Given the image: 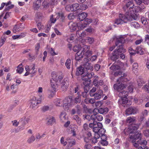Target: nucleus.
Masks as SVG:
<instances>
[{
	"instance_id": "1",
	"label": "nucleus",
	"mask_w": 149,
	"mask_h": 149,
	"mask_svg": "<svg viewBox=\"0 0 149 149\" xmlns=\"http://www.w3.org/2000/svg\"><path fill=\"white\" fill-rule=\"evenodd\" d=\"M121 72L117 71L116 72L114 73L115 76L120 75L121 74V76L117 79V81L118 82V83L115 84L113 85V88L115 90L119 91L120 90H123L125 87L126 85H125L124 84H123L125 82H126L128 81V79L127 77V74L123 73H122Z\"/></svg>"
},
{
	"instance_id": "2",
	"label": "nucleus",
	"mask_w": 149,
	"mask_h": 149,
	"mask_svg": "<svg viewBox=\"0 0 149 149\" xmlns=\"http://www.w3.org/2000/svg\"><path fill=\"white\" fill-rule=\"evenodd\" d=\"M52 78L51 79L50 84L52 93L56 92L60 82L63 79V77L60 75H58L54 72H52L51 74Z\"/></svg>"
},
{
	"instance_id": "3",
	"label": "nucleus",
	"mask_w": 149,
	"mask_h": 149,
	"mask_svg": "<svg viewBox=\"0 0 149 149\" xmlns=\"http://www.w3.org/2000/svg\"><path fill=\"white\" fill-rule=\"evenodd\" d=\"M125 42V39L121 36L120 37L117 38L116 39V41L115 43L116 46H118L117 49H116L114 51L115 52L119 54L124 53L126 52V50L123 47V44Z\"/></svg>"
},
{
	"instance_id": "4",
	"label": "nucleus",
	"mask_w": 149,
	"mask_h": 149,
	"mask_svg": "<svg viewBox=\"0 0 149 149\" xmlns=\"http://www.w3.org/2000/svg\"><path fill=\"white\" fill-rule=\"evenodd\" d=\"M129 17H126V14L124 15L120 13L119 14V18L115 20V23L118 25L123 23H127L128 22V20L130 19Z\"/></svg>"
},
{
	"instance_id": "5",
	"label": "nucleus",
	"mask_w": 149,
	"mask_h": 149,
	"mask_svg": "<svg viewBox=\"0 0 149 149\" xmlns=\"http://www.w3.org/2000/svg\"><path fill=\"white\" fill-rule=\"evenodd\" d=\"M128 92L127 91H123L119 92L118 94V96L121 98L120 100L118 101V103L120 104V102H122L123 104L127 105V103L128 101L127 100L126 97L128 96Z\"/></svg>"
},
{
	"instance_id": "6",
	"label": "nucleus",
	"mask_w": 149,
	"mask_h": 149,
	"mask_svg": "<svg viewBox=\"0 0 149 149\" xmlns=\"http://www.w3.org/2000/svg\"><path fill=\"white\" fill-rule=\"evenodd\" d=\"M64 100L67 102L65 103L63 105V107L65 110H67L70 107H72L74 104V100L72 99V97L71 96H69L66 97Z\"/></svg>"
},
{
	"instance_id": "7",
	"label": "nucleus",
	"mask_w": 149,
	"mask_h": 149,
	"mask_svg": "<svg viewBox=\"0 0 149 149\" xmlns=\"http://www.w3.org/2000/svg\"><path fill=\"white\" fill-rule=\"evenodd\" d=\"M42 99L41 97L38 99L35 96L33 97L30 100V107L32 109H35L38 104L41 103Z\"/></svg>"
},
{
	"instance_id": "8",
	"label": "nucleus",
	"mask_w": 149,
	"mask_h": 149,
	"mask_svg": "<svg viewBox=\"0 0 149 149\" xmlns=\"http://www.w3.org/2000/svg\"><path fill=\"white\" fill-rule=\"evenodd\" d=\"M138 112V109L135 107H130L127 109L125 111V114L127 116L134 115Z\"/></svg>"
},
{
	"instance_id": "9",
	"label": "nucleus",
	"mask_w": 149,
	"mask_h": 149,
	"mask_svg": "<svg viewBox=\"0 0 149 149\" xmlns=\"http://www.w3.org/2000/svg\"><path fill=\"white\" fill-rule=\"evenodd\" d=\"M90 47L87 45L84 46L83 50H82L83 55L86 57L90 56L92 55V51L90 50Z\"/></svg>"
},
{
	"instance_id": "10",
	"label": "nucleus",
	"mask_w": 149,
	"mask_h": 149,
	"mask_svg": "<svg viewBox=\"0 0 149 149\" xmlns=\"http://www.w3.org/2000/svg\"><path fill=\"white\" fill-rule=\"evenodd\" d=\"M142 137V135L140 131H137L134 135H131L130 137V139L132 143H134L136 141V140L139 139V140Z\"/></svg>"
},
{
	"instance_id": "11",
	"label": "nucleus",
	"mask_w": 149,
	"mask_h": 149,
	"mask_svg": "<svg viewBox=\"0 0 149 149\" xmlns=\"http://www.w3.org/2000/svg\"><path fill=\"white\" fill-rule=\"evenodd\" d=\"M90 58H85L84 59V68H85L87 70H93V67L91 64L89 63Z\"/></svg>"
},
{
	"instance_id": "12",
	"label": "nucleus",
	"mask_w": 149,
	"mask_h": 149,
	"mask_svg": "<svg viewBox=\"0 0 149 149\" xmlns=\"http://www.w3.org/2000/svg\"><path fill=\"white\" fill-rule=\"evenodd\" d=\"M103 94V91L101 90H97L95 93H91L90 95L91 97L93 96L95 100H100L102 97Z\"/></svg>"
},
{
	"instance_id": "13",
	"label": "nucleus",
	"mask_w": 149,
	"mask_h": 149,
	"mask_svg": "<svg viewBox=\"0 0 149 149\" xmlns=\"http://www.w3.org/2000/svg\"><path fill=\"white\" fill-rule=\"evenodd\" d=\"M84 71V67L80 66L77 68L76 75L77 76L81 75V78L83 77V74H84L85 72Z\"/></svg>"
},
{
	"instance_id": "14",
	"label": "nucleus",
	"mask_w": 149,
	"mask_h": 149,
	"mask_svg": "<svg viewBox=\"0 0 149 149\" xmlns=\"http://www.w3.org/2000/svg\"><path fill=\"white\" fill-rule=\"evenodd\" d=\"M68 81H66L65 79L61 81L60 82V85L62 90L63 91L66 90L68 87Z\"/></svg>"
},
{
	"instance_id": "15",
	"label": "nucleus",
	"mask_w": 149,
	"mask_h": 149,
	"mask_svg": "<svg viewBox=\"0 0 149 149\" xmlns=\"http://www.w3.org/2000/svg\"><path fill=\"white\" fill-rule=\"evenodd\" d=\"M87 14L85 13H82L78 14L77 16V19L80 21H83L85 20L86 18L87 17Z\"/></svg>"
},
{
	"instance_id": "16",
	"label": "nucleus",
	"mask_w": 149,
	"mask_h": 149,
	"mask_svg": "<svg viewBox=\"0 0 149 149\" xmlns=\"http://www.w3.org/2000/svg\"><path fill=\"white\" fill-rule=\"evenodd\" d=\"M76 35L79 38L81 39L86 36V32L85 31L81 32L80 31L78 30L76 31Z\"/></svg>"
},
{
	"instance_id": "17",
	"label": "nucleus",
	"mask_w": 149,
	"mask_h": 149,
	"mask_svg": "<svg viewBox=\"0 0 149 149\" xmlns=\"http://www.w3.org/2000/svg\"><path fill=\"white\" fill-rule=\"evenodd\" d=\"M102 126V125L101 123L97 122L96 124V126H95L93 128V130L95 133H98L99 129Z\"/></svg>"
},
{
	"instance_id": "18",
	"label": "nucleus",
	"mask_w": 149,
	"mask_h": 149,
	"mask_svg": "<svg viewBox=\"0 0 149 149\" xmlns=\"http://www.w3.org/2000/svg\"><path fill=\"white\" fill-rule=\"evenodd\" d=\"M69 26L71 32H73L78 27L77 24L73 22H70L69 24Z\"/></svg>"
},
{
	"instance_id": "19",
	"label": "nucleus",
	"mask_w": 149,
	"mask_h": 149,
	"mask_svg": "<svg viewBox=\"0 0 149 149\" xmlns=\"http://www.w3.org/2000/svg\"><path fill=\"white\" fill-rule=\"evenodd\" d=\"M100 137V135L97 133H95L94 136L91 139V141L92 144H95L97 142V139Z\"/></svg>"
},
{
	"instance_id": "20",
	"label": "nucleus",
	"mask_w": 149,
	"mask_h": 149,
	"mask_svg": "<svg viewBox=\"0 0 149 149\" xmlns=\"http://www.w3.org/2000/svg\"><path fill=\"white\" fill-rule=\"evenodd\" d=\"M66 114L65 112H61L60 118L61 121L62 122H65L67 120L68 118L66 117Z\"/></svg>"
},
{
	"instance_id": "21",
	"label": "nucleus",
	"mask_w": 149,
	"mask_h": 149,
	"mask_svg": "<svg viewBox=\"0 0 149 149\" xmlns=\"http://www.w3.org/2000/svg\"><path fill=\"white\" fill-rule=\"evenodd\" d=\"M79 5L77 3L73 4L70 6V9L72 11H76L79 9Z\"/></svg>"
},
{
	"instance_id": "22",
	"label": "nucleus",
	"mask_w": 149,
	"mask_h": 149,
	"mask_svg": "<svg viewBox=\"0 0 149 149\" xmlns=\"http://www.w3.org/2000/svg\"><path fill=\"white\" fill-rule=\"evenodd\" d=\"M55 122V119L53 117H49L47 118V124L48 125H52Z\"/></svg>"
},
{
	"instance_id": "23",
	"label": "nucleus",
	"mask_w": 149,
	"mask_h": 149,
	"mask_svg": "<svg viewBox=\"0 0 149 149\" xmlns=\"http://www.w3.org/2000/svg\"><path fill=\"white\" fill-rule=\"evenodd\" d=\"M83 53L82 51L81 52H80L79 51L77 52L75 56V59L76 61H79L81 59L83 58Z\"/></svg>"
},
{
	"instance_id": "24",
	"label": "nucleus",
	"mask_w": 149,
	"mask_h": 149,
	"mask_svg": "<svg viewBox=\"0 0 149 149\" xmlns=\"http://www.w3.org/2000/svg\"><path fill=\"white\" fill-rule=\"evenodd\" d=\"M84 102L86 104H93L95 102V100L94 98H86L85 99Z\"/></svg>"
},
{
	"instance_id": "25",
	"label": "nucleus",
	"mask_w": 149,
	"mask_h": 149,
	"mask_svg": "<svg viewBox=\"0 0 149 149\" xmlns=\"http://www.w3.org/2000/svg\"><path fill=\"white\" fill-rule=\"evenodd\" d=\"M108 109L107 107L100 108L98 109L99 113L102 114H106L108 112Z\"/></svg>"
},
{
	"instance_id": "26",
	"label": "nucleus",
	"mask_w": 149,
	"mask_h": 149,
	"mask_svg": "<svg viewBox=\"0 0 149 149\" xmlns=\"http://www.w3.org/2000/svg\"><path fill=\"white\" fill-rule=\"evenodd\" d=\"M84 74H83V76L89 79H90L93 77H94V74L93 72H86ZM82 75H83V74Z\"/></svg>"
},
{
	"instance_id": "27",
	"label": "nucleus",
	"mask_w": 149,
	"mask_h": 149,
	"mask_svg": "<svg viewBox=\"0 0 149 149\" xmlns=\"http://www.w3.org/2000/svg\"><path fill=\"white\" fill-rule=\"evenodd\" d=\"M112 55L111 57V59L113 61H115L117 60L119 57V54L114 51L112 53Z\"/></svg>"
},
{
	"instance_id": "28",
	"label": "nucleus",
	"mask_w": 149,
	"mask_h": 149,
	"mask_svg": "<svg viewBox=\"0 0 149 149\" xmlns=\"http://www.w3.org/2000/svg\"><path fill=\"white\" fill-rule=\"evenodd\" d=\"M81 79L83 81V83L84 86H89L90 84V79H88L84 77H82Z\"/></svg>"
},
{
	"instance_id": "29",
	"label": "nucleus",
	"mask_w": 149,
	"mask_h": 149,
	"mask_svg": "<svg viewBox=\"0 0 149 149\" xmlns=\"http://www.w3.org/2000/svg\"><path fill=\"white\" fill-rule=\"evenodd\" d=\"M26 33L23 32L21 33L19 35H14L12 36L13 38L15 40L17 38H22L24 37H25L26 35Z\"/></svg>"
},
{
	"instance_id": "30",
	"label": "nucleus",
	"mask_w": 149,
	"mask_h": 149,
	"mask_svg": "<svg viewBox=\"0 0 149 149\" xmlns=\"http://www.w3.org/2000/svg\"><path fill=\"white\" fill-rule=\"evenodd\" d=\"M126 17H129L130 18V19L129 20H128V22L132 21V19H134V20H136L138 19V16L136 15H133L131 16L129 14H127V13H126Z\"/></svg>"
},
{
	"instance_id": "31",
	"label": "nucleus",
	"mask_w": 149,
	"mask_h": 149,
	"mask_svg": "<svg viewBox=\"0 0 149 149\" xmlns=\"http://www.w3.org/2000/svg\"><path fill=\"white\" fill-rule=\"evenodd\" d=\"M134 6L133 3V1L132 0H129L127 2L126 4V6L127 8L130 7V9H132L134 8Z\"/></svg>"
},
{
	"instance_id": "32",
	"label": "nucleus",
	"mask_w": 149,
	"mask_h": 149,
	"mask_svg": "<svg viewBox=\"0 0 149 149\" xmlns=\"http://www.w3.org/2000/svg\"><path fill=\"white\" fill-rule=\"evenodd\" d=\"M73 119L75 120L77 123L78 125H81V120L78 116L74 115L73 117Z\"/></svg>"
},
{
	"instance_id": "33",
	"label": "nucleus",
	"mask_w": 149,
	"mask_h": 149,
	"mask_svg": "<svg viewBox=\"0 0 149 149\" xmlns=\"http://www.w3.org/2000/svg\"><path fill=\"white\" fill-rule=\"evenodd\" d=\"M140 124H133L130 127L131 130L136 131L139 128Z\"/></svg>"
},
{
	"instance_id": "34",
	"label": "nucleus",
	"mask_w": 149,
	"mask_h": 149,
	"mask_svg": "<svg viewBox=\"0 0 149 149\" xmlns=\"http://www.w3.org/2000/svg\"><path fill=\"white\" fill-rule=\"evenodd\" d=\"M120 67L116 64L115 63H114L113 65L110 67V69L112 70H116L120 69Z\"/></svg>"
},
{
	"instance_id": "35",
	"label": "nucleus",
	"mask_w": 149,
	"mask_h": 149,
	"mask_svg": "<svg viewBox=\"0 0 149 149\" xmlns=\"http://www.w3.org/2000/svg\"><path fill=\"white\" fill-rule=\"evenodd\" d=\"M24 68L22 64H20L17 67L16 71L17 73L21 74L23 72Z\"/></svg>"
},
{
	"instance_id": "36",
	"label": "nucleus",
	"mask_w": 149,
	"mask_h": 149,
	"mask_svg": "<svg viewBox=\"0 0 149 149\" xmlns=\"http://www.w3.org/2000/svg\"><path fill=\"white\" fill-rule=\"evenodd\" d=\"M55 104L56 106L61 107L63 105V101L60 99H57L55 101Z\"/></svg>"
},
{
	"instance_id": "37",
	"label": "nucleus",
	"mask_w": 149,
	"mask_h": 149,
	"mask_svg": "<svg viewBox=\"0 0 149 149\" xmlns=\"http://www.w3.org/2000/svg\"><path fill=\"white\" fill-rule=\"evenodd\" d=\"M79 94V93L78 92L77 93L78 95L74 98V101L76 104L80 103L81 102V95H80Z\"/></svg>"
},
{
	"instance_id": "38",
	"label": "nucleus",
	"mask_w": 149,
	"mask_h": 149,
	"mask_svg": "<svg viewBox=\"0 0 149 149\" xmlns=\"http://www.w3.org/2000/svg\"><path fill=\"white\" fill-rule=\"evenodd\" d=\"M137 142H139V143L141 146H143V147L146 146L147 144V142L146 140H142L140 139L139 140L137 141Z\"/></svg>"
},
{
	"instance_id": "39",
	"label": "nucleus",
	"mask_w": 149,
	"mask_h": 149,
	"mask_svg": "<svg viewBox=\"0 0 149 149\" xmlns=\"http://www.w3.org/2000/svg\"><path fill=\"white\" fill-rule=\"evenodd\" d=\"M71 65V60L70 58H68L66 60L65 63V65L68 69L70 68Z\"/></svg>"
},
{
	"instance_id": "40",
	"label": "nucleus",
	"mask_w": 149,
	"mask_h": 149,
	"mask_svg": "<svg viewBox=\"0 0 149 149\" xmlns=\"http://www.w3.org/2000/svg\"><path fill=\"white\" fill-rule=\"evenodd\" d=\"M130 25L136 28L139 27L140 26V25L138 23L135 21L131 22L130 23Z\"/></svg>"
},
{
	"instance_id": "41",
	"label": "nucleus",
	"mask_w": 149,
	"mask_h": 149,
	"mask_svg": "<svg viewBox=\"0 0 149 149\" xmlns=\"http://www.w3.org/2000/svg\"><path fill=\"white\" fill-rule=\"evenodd\" d=\"M105 132V130L104 128H102V127L99 129V132L98 133H97L100 136V135L104 134Z\"/></svg>"
},
{
	"instance_id": "42",
	"label": "nucleus",
	"mask_w": 149,
	"mask_h": 149,
	"mask_svg": "<svg viewBox=\"0 0 149 149\" xmlns=\"http://www.w3.org/2000/svg\"><path fill=\"white\" fill-rule=\"evenodd\" d=\"M74 109H76L77 113L78 114H79L81 113L82 109L80 105H76Z\"/></svg>"
},
{
	"instance_id": "43",
	"label": "nucleus",
	"mask_w": 149,
	"mask_h": 149,
	"mask_svg": "<svg viewBox=\"0 0 149 149\" xmlns=\"http://www.w3.org/2000/svg\"><path fill=\"white\" fill-rule=\"evenodd\" d=\"M58 16L59 18H60V19L61 21L62 22L64 21L65 17L64 16V14L62 12L59 13H58Z\"/></svg>"
},
{
	"instance_id": "44",
	"label": "nucleus",
	"mask_w": 149,
	"mask_h": 149,
	"mask_svg": "<svg viewBox=\"0 0 149 149\" xmlns=\"http://www.w3.org/2000/svg\"><path fill=\"white\" fill-rule=\"evenodd\" d=\"M86 40L90 44H92L94 41V39L93 38L88 37L86 38Z\"/></svg>"
},
{
	"instance_id": "45",
	"label": "nucleus",
	"mask_w": 149,
	"mask_h": 149,
	"mask_svg": "<svg viewBox=\"0 0 149 149\" xmlns=\"http://www.w3.org/2000/svg\"><path fill=\"white\" fill-rule=\"evenodd\" d=\"M136 52L137 53L140 54H142L143 53V52L142 50V48L140 46H138L136 48Z\"/></svg>"
},
{
	"instance_id": "46",
	"label": "nucleus",
	"mask_w": 149,
	"mask_h": 149,
	"mask_svg": "<svg viewBox=\"0 0 149 149\" xmlns=\"http://www.w3.org/2000/svg\"><path fill=\"white\" fill-rule=\"evenodd\" d=\"M35 139L34 136L32 135L28 139L27 141L28 143H31L33 142L35 140Z\"/></svg>"
},
{
	"instance_id": "47",
	"label": "nucleus",
	"mask_w": 149,
	"mask_h": 149,
	"mask_svg": "<svg viewBox=\"0 0 149 149\" xmlns=\"http://www.w3.org/2000/svg\"><path fill=\"white\" fill-rule=\"evenodd\" d=\"M35 16L36 17L39 19H42L43 17V14L40 12H37L36 13Z\"/></svg>"
},
{
	"instance_id": "48",
	"label": "nucleus",
	"mask_w": 149,
	"mask_h": 149,
	"mask_svg": "<svg viewBox=\"0 0 149 149\" xmlns=\"http://www.w3.org/2000/svg\"><path fill=\"white\" fill-rule=\"evenodd\" d=\"M98 77L97 76H94L93 77V84L95 85V86H96L98 85Z\"/></svg>"
},
{
	"instance_id": "49",
	"label": "nucleus",
	"mask_w": 149,
	"mask_h": 149,
	"mask_svg": "<svg viewBox=\"0 0 149 149\" xmlns=\"http://www.w3.org/2000/svg\"><path fill=\"white\" fill-rule=\"evenodd\" d=\"M40 48V45L39 43H37L35 46V50L36 54L37 55L38 54V52Z\"/></svg>"
},
{
	"instance_id": "50",
	"label": "nucleus",
	"mask_w": 149,
	"mask_h": 149,
	"mask_svg": "<svg viewBox=\"0 0 149 149\" xmlns=\"http://www.w3.org/2000/svg\"><path fill=\"white\" fill-rule=\"evenodd\" d=\"M144 8L143 7L141 8L140 6H135L134 8V11L136 13L140 12Z\"/></svg>"
},
{
	"instance_id": "51",
	"label": "nucleus",
	"mask_w": 149,
	"mask_h": 149,
	"mask_svg": "<svg viewBox=\"0 0 149 149\" xmlns=\"http://www.w3.org/2000/svg\"><path fill=\"white\" fill-rule=\"evenodd\" d=\"M102 101H99L95 102V106L96 108H99L102 104Z\"/></svg>"
},
{
	"instance_id": "52",
	"label": "nucleus",
	"mask_w": 149,
	"mask_h": 149,
	"mask_svg": "<svg viewBox=\"0 0 149 149\" xmlns=\"http://www.w3.org/2000/svg\"><path fill=\"white\" fill-rule=\"evenodd\" d=\"M138 67V65L137 63H133L132 67V70L134 72V71H136Z\"/></svg>"
},
{
	"instance_id": "53",
	"label": "nucleus",
	"mask_w": 149,
	"mask_h": 149,
	"mask_svg": "<svg viewBox=\"0 0 149 149\" xmlns=\"http://www.w3.org/2000/svg\"><path fill=\"white\" fill-rule=\"evenodd\" d=\"M143 89L149 93V81L148 84L144 86Z\"/></svg>"
},
{
	"instance_id": "54",
	"label": "nucleus",
	"mask_w": 149,
	"mask_h": 149,
	"mask_svg": "<svg viewBox=\"0 0 149 149\" xmlns=\"http://www.w3.org/2000/svg\"><path fill=\"white\" fill-rule=\"evenodd\" d=\"M87 26L84 23L83 24H80L78 25V27L79 29L82 30L86 27Z\"/></svg>"
},
{
	"instance_id": "55",
	"label": "nucleus",
	"mask_w": 149,
	"mask_h": 149,
	"mask_svg": "<svg viewBox=\"0 0 149 149\" xmlns=\"http://www.w3.org/2000/svg\"><path fill=\"white\" fill-rule=\"evenodd\" d=\"M96 119L98 121H101L103 119V116L99 114H96Z\"/></svg>"
},
{
	"instance_id": "56",
	"label": "nucleus",
	"mask_w": 149,
	"mask_h": 149,
	"mask_svg": "<svg viewBox=\"0 0 149 149\" xmlns=\"http://www.w3.org/2000/svg\"><path fill=\"white\" fill-rule=\"evenodd\" d=\"M92 20L91 19L86 18L85 19L84 21V23L86 24V25L87 24H89L91 23Z\"/></svg>"
},
{
	"instance_id": "57",
	"label": "nucleus",
	"mask_w": 149,
	"mask_h": 149,
	"mask_svg": "<svg viewBox=\"0 0 149 149\" xmlns=\"http://www.w3.org/2000/svg\"><path fill=\"white\" fill-rule=\"evenodd\" d=\"M135 120V117H128L127 119V121L129 122L130 123L132 122H134Z\"/></svg>"
},
{
	"instance_id": "58",
	"label": "nucleus",
	"mask_w": 149,
	"mask_h": 149,
	"mask_svg": "<svg viewBox=\"0 0 149 149\" xmlns=\"http://www.w3.org/2000/svg\"><path fill=\"white\" fill-rule=\"evenodd\" d=\"M143 134L146 137H149V130L146 129L143 131Z\"/></svg>"
},
{
	"instance_id": "59",
	"label": "nucleus",
	"mask_w": 149,
	"mask_h": 149,
	"mask_svg": "<svg viewBox=\"0 0 149 149\" xmlns=\"http://www.w3.org/2000/svg\"><path fill=\"white\" fill-rule=\"evenodd\" d=\"M83 139L84 142L86 144L89 143L91 141V138H89V137H84Z\"/></svg>"
},
{
	"instance_id": "60",
	"label": "nucleus",
	"mask_w": 149,
	"mask_h": 149,
	"mask_svg": "<svg viewBox=\"0 0 149 149\" xmlns=\"http://www.w3.org/2000/svg\"><path fill=\"white\" fill-rule=\"evenodd\" d=\"M97 122H96V121H93V123H91L89 124V127L91 128H92L93 129L94 127L95 126H96V124Z\"/></svg>"
},
{
	"instance_id": "61",
	"label": "nucleus",
	"mask_w": 149,
	"mask_h": 149,
	"mask_svg": "<svg viewBox=\"0 0 149 149\" xmlns=\"http://www.w3.org/2000/svg\"><path fill=\"white\" fill-rule=\"evenodd\" d=\"M68 17L70 20L73 19L75 17V15L73 13H70L68 15Z\"/></svg>"
},
{
	"instance_id": "62",
	"label": "nucleus",
	"mask_w": 149,
	"mask_h": 149,
	"mask_svg": "<svg viewBox=\"0 0 149 149\" xmlns=\"http://www.w3.org/2000/svg\"><path fill=\"white\" fill-rule=\"evenodd\" d=\"M87 8V6L86 5L84 4H81L79 7V9L82 10H85Z\"/></svg>"
},
{
	"instance_id": "63",
	"label": "nucleus",
	"mask_w": 149,
	"mask_h": 149,
	"mask_svg": "<svg viewBox=\"0 0 149 149\" xmlns=\"http://www.w3.org/2000/svg\"><path fill=\"white\" fill-rule=\"evenodd\" d=\"M28 55L31 60H34L37 57V55L36 54L34 55H32L31 53H29Z\"/></svg>"
},
{
	"instance_id": "64",
	"label": "nucleus",
	"mask_w": 149,
	"mask_h": 149,
	"mask_svg": "<svg viewBox=\"0 0 149 149\" xmlns=\"http://www.w3.org/2000/svg\"><path fill=\"white\" fill-rule=\"evenodd\" d=\"M13 125L15 127H17L19 124V123L16 120H14L12 121Z\"/></svg>"
}]
</instances>
